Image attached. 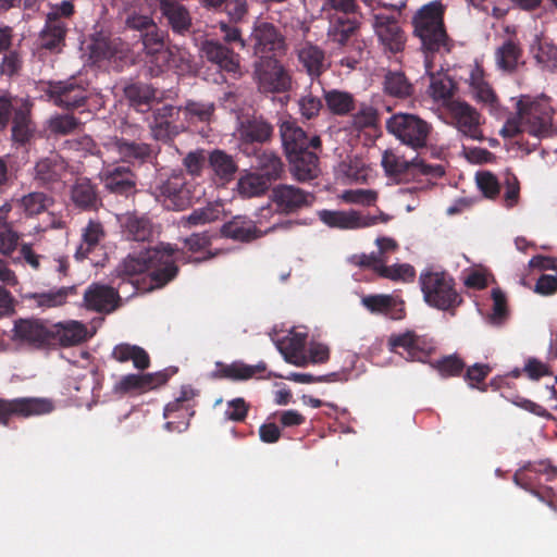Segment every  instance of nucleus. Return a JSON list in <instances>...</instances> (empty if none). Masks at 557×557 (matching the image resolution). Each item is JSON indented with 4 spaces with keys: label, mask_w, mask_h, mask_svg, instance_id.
<instances>
[{
    "label": "nucleus",
    "mask_w": 557,
    "mask_h": 557,
    "mask_svg": "<svg viewBox=\"0 0 557 557\" xmlns=\"http://www.w3.org/2000/svg\"><path fill=\"white\" fill-rule=\"evenodd\" d=\"M443 15V5L431 2L422 7L412 21L413 34L421 41L424 67L430 76V92L435 100L449 99L455 88L454 82L448 76L432 72L434 55L449 53L454 47V41L446 33Z\"/></svg>",
    "instance_id": "obj_1"
},
{
    "label": "nucleus",
    "mask_w": 557,
    "mask_h": 557,
    "mask_svg": "<svg viewBox=\"0 0 557 557\" xmlns=\"http://www.w3.org/2000/svg\"><path fill=\"white\" fill-rule=\"evenodd\" d=\"M175 249L168 246L160 249H145L137 253H129L115 268V274L122 278H129L135 275L152 270L150 285L141 288L145 292L161 288L172 281L178 272V268L172 259Z\"/></svg>",
    "instance_id": "obj_2"
},
{
    "label": "nucleus",
    "mask_w": 557,
    "mask_h": 557,
    "mask_svg": "<svg viewBox=\"0 0 557 557\" xmlns=\"http://www.w3.org/2000/svg\"><path fill=\"white\" fill-rule=\"evenodd\" d=\"M387 131L404 145L418 150L426 147L431 124L410 113H396L386 121Z\"/></svg>",
    "instance_id": "obj_3"
},
{
    "label": "nucleus",
    "mask_w": 557,
    "mask_h": 557,
    "mask_svg": "<svg viewBox=\"0 0 557 557\" xmlns=\"http://www.w3.org/2000/svg\"><path fill=\"white\" fill-rule=\"evenodd\" d=\"M381 164L384 172L389 177H399L404 174H422L431 176H442L444 170L441 165H429L419 158L406 157L399 148H389L382 153Z\"/></svg>",
    "instance_id": "obj_4"
},
{
    "label": "nucleus",
    "mask_w": 557,
    "mask_h": 557,
    "mask_svg": "<svg viewBox=\"0 0 557 557\" xmlns=\"http://www.w3.org/2000/svg\"><path fill=\"white\" fill-rule=\"evenodd\" d=\"M74 5L71 1L64 0L50 5L47 13L46 24L40 32V46L46 49H57L64 44L69 29V21L74 14Z\"/></svg>",
    "instance_id": "obj_5"
},
{
    "label": "nucleus",
    "mask_w": 557,
    "mask_h": 557,
    "mask_svg": "<svg viewBox=\"0 0 557 557\" xmlns=\"http://www.w3.org/2000/svg\"><path fill=\"white\" fill-rule=\"evenodd\" d=\"M253 79L261 92H284L292 86V77L276 58H260L253 63Z\"/></svg>",
    "instance_id": "obj_6"
},
{
    "label": "nucleus",
    "mask_w": 557,
    "mask_h": 557,
    "mask_svg": "<svg viewBox=\"0 0 557 557\" xmlns=\"http://www.w3.org/2000/svg\"><path fill=\"white\" fill-rule=\"evenodd\" d=\"M421 288L428 304L447 310L458 304L451 278L443 272H426L420 276Z\"/></svg>",
    "instance_id": "obj_7"
},
{
    "label": "nucleus",
    "mask_w": 557,
    "mask_h": 557,
    "mask_svg": "<svg viewBox=\"0 0 557 557\" xmlns=\"http://www.w3.org/2000/svg\"><path fill=\"white\" fill-rule=\"evenodd\" d=\"M314 195L292 184H277L270 193V201L275 212L280 214H294L314 202Z\"/></svg>",
    "instance_id": "obj_8"
},
{
    "label": "nucleus",
    "mask_w": 557,
    "mask_h": 557,
    "mask_svg": "<svg viewBox=\"0 0 557 557\" xmlns=\"http://www.w3.org/2000/svg\"><path fill=\"white\" fill-rule=\"evenodd\" d=\"M10 338L20 345L41 348L51 343L53 333L40 319L20 318L13 322Z\"/></svg>",
    "instance_id": "obj_9"
},
{
    "label": "nucleus",
    "mask_w": 557,
    "mask_h": 557,
    "mask_svg": "<svg viewBox=\"0 0 557 557\" xmlns=\"http://www.w3.org/2000/svg\"><path fill=\"white\" fill-rule=\"evenodd\" d=\"M13 115L12 138L25 143L30 135V109L26 102L17 104L8 96H0V131L4 129Z\"/></svg>",
    "instance_id": "obj_10"
},
{
    "label": "nucleus",
    "mask_w": 557,
    "mask_h": 557,
    "mask_svg": "<svg viewBox=\"0 0 557 557\" xmlns=\"http://www.w3.org/2000/svg\"><path fill=\"white\" fill-rule=\"evenodd\" d=\"M54 404L49 398L23 397L15 399L0 398V424L7 425L13 416L28 418L50 413Z\"/></svg>",
    "instance_id": "obj_11"
},
{
    "label": "nucleus",
    "mask_w": 557,
    "mask_h": 557,
    "mask_svg": "<svg viewBox=\"0 0 557 557\" xmlns=\"http://www.w3.org/2000/svg\"><path fill=\"white\" fill-rule=\"evenodd\" d=\"M252 51L260 58H275L286 51L285 37L271 23L261 22L251 33Z\"/></svg>",
    "instance_id": "obj_12"
},
{
    "label": "nucleus",
    "mask_w": 557,
    "mask_h": 557,
    "mask_svg": "<svg viewBox=\"0 0 557 557\" xmlns=\"http://www.w3.org/2000/svg\"><path fill=\"white\" fill-rule=\"evenodd\" d=\"M158 190L168 208L183 210L191 203V188L182 172L172 173L160 184Z\"/></svg>",
    "instance_id": "obj_13"
},
{
    "label": "nucleus",
    "mask_w": 557,
    "mask_h": 557,
    "mask_svg": "<svg viewBox=\"0 0 557 557\" xmlns=\"http://www.w3.org/2000/svg\"><path fill=\"white\" fill-rule=\"evenodd\" d=\"M280 136L286 156L300 152L306 149L318 150L321 148V139L318 135L309 136L295 121L284 120L280 123Z\"/></svg>",
    "instance_id": "obj_14"
},
{
    "label": "nucleus",
    "mask_w": 557,
    "mask_h": 557,
    "mask_svg": "<svg viewBox=\"0 0 557 557\" xmlns=\"http://www.w3.org/2000/svg\"><path fill=\"white\" fill-rule=\"evenodd\" d=\"M447 110L460 133L474 140L483 139L480 114L473 107L466 101L451 100L447 103Z\"/></svg>",
    "instance_id": "obj_15"
},
{
    "label": "nucleus",
    "mask_w": 557,
    "mask_h": 557,
    "mask_svg": "<svg viewBox=\"0 0 557 557\" xmlns=\"http://www.w3.org/2000/svg\"><path fill=\"white\" fill-rule=\"evenodd\" d=\"M517 112L525 124V132L535 137H544L550 133L552 117L542 112L540 104L531 102L529 97H521L517 101Z\"/></svg>",
    "instance_id": "obj_16"
},
{
    "label": "nucleus",
    "mask_w": 557,
    "mask_h": 557,
    "mask_svg": "<svg viewBox=\"0 0 557 557\" xmlns=\"http://www.w3.org/2000/svg\"><path fill=\"white\" fill-rule=\"evenodd\" d=\"M175 115L177 116V110L171 104H165L153 111V120L149 127L151 136L156 140L168 143L187 129L185 123L174 121Z\"/></svg>",
    "instance_id": "obj_17"
},
{
    "label": "nucleus",
    "mask_w": 557,
    "mask_h": 557,
    "mask_svg": "<svg viewBox=\"0 0 557 557\" xmlns=\"http://www.w3.org/2000/svg\"><path fill=\"white\" fill-rule=\"evenodd\" d=\"M373 29L386 50L397 53L404 49L406 37L394 16L387 14L374 15Z\"/></svg>",
    "instance_id": "obj_18"
},
{
    "label": "nucleus",
    "mask_w": 557,
    "mask_h": 557,
    "mask_svg": "<svg viewBox=\"0 0 557 557\" xmlns=\"http://www.w3.org/2000/svg\"><path fill=\"white\" fill-rule=\"evenodd\" d=\"M99 178L110 193L126 197L136 193V175L128 166L106 165L100 171Z\"/></svg>",
    "instance_id": "obj_19"
},
{
    "label": "nucleus",
    "mask_w": 557,
    "mask_h": 557,
    "mask_svg": "<svg viewBox=\"0 0 557 557\" xmlns=\"http://www.w3.org/2000/svg\"><path fill=\"white\" fill-rule=\"evenodd\" d=\"M201 51L206 59L221 69L238 78L243 75L239 54L224 46L218 40H206L202 44Z\"/></svg>",
    "instance_id": "obj_20"
},
{
    "label": "nucleus",
    "mask_w": 557,
    "mask_h": 557,
    "mask_svg": "<svg viewBox=\"0 0 557 557\" xmlns=\"http://www.w3.org/2000/svg\"><path fill=\"white\" fill-rule=\"evenodd\" d=\"M320 221L331 228L360 230L373 226L375 219L364 218V214L357 210H320Z\"/></svg>",
    "instance_id": "obj_21"
},
{
    "label": "nucleus",
    "mask_w": 557,
    "mask_h": 557,
    "mask_svg": "<svg viewBox=\"0 0 557 557\" xmlns=\"http://www.w3.org/2000/svg\"><path fill=\"white\" fill-rule=\"evenodd\" d=\"M47 95L55 106L65 109L82 107L87 99L84 87L73 81L49 83Z\"/></svg>",
    "instance_id": "obj_22"
},
{
    "label": "nucleus",
    "mask_w": 557,
    "mask_h": 557,
    "mask_svg": "<svg viewBox=\"0 0 557 557\" xmlns=\"http://www.w3.org/2000/svg\"><path fill=\"white\" fill-rule=\"evenodd\" d=\"M106 153L110 160L123 162H144L151 156V148L148 144L128 141L122 138H112L104 144Z\"/></svg>",
    "instance_id": "obj_23"
},
{
    "label": "nucleus",
    "mask_w": 557,
    "mask_h": 557,
    "mask_svg": "<svg viewBox=\"0 0 557 557\" xmlns=\"http://www.w3.org/2000/svg\"><path fill=\"white\" fill-rule=\"evenodd\" d=\"M295 52L299 63L312 78L320 77L330 66L324 50L311 41L300 42Z\"/></svg>",
    "instance_id": "obj_24"
},
{
    "label": "nucleus",
    "mask_w": 557,
    "mask_h": 557,
    "mask_svg": "<svg viewBox=\"0 0 557 557\" xmlns=\"http://www.w3.org/2000/svg\"><path fill=\"white\" fill-rule=\"evenodd\" d=\"M34 171V178L44 186L63 182L70 174L66 161L59 154L40 159Z\"/></svg>",
    "instance_id": "obj_25"
},
{
    "label": "nucleus",
    "mask_w": 557,
    "mask_h": 557,
    "mask_svg": "<svg viewBox=\"0 0 557 557\" xmlns=\"http://www.w3.org/2000/svg\"><path fill=\"white\" fill-rule=\"evenodd\" d=\"M140 37L146 53L154 57L159 67L170 64L175 51L181 54V59H184L180 48L165 47L164 34L158 28L157 24H154V29L147 30L144 35H140Z\"/></svg>",
    "instance_id": "obj_26"
},
{
    "label": "nucleus",
    "mask_w": 557,
    "mask_h": 557,
    "mask_svg": "<svg viewBox=\"0 0 557 557\" xmlns=\"http://www.w3.org/2000/svg\"><path fill=\"white\" fill-rule=\"evenodd\" d=\"M162 17L176 34H185L191 27V16L188 9L178 0H159Z\"/></svg>",
    "instance_id": "obj_27"
},
{
    "label": "nucleus",
    "mask_w": 557,
    "mask_h": 557,
    "mask_svg": "<svg viewBox=\"0 0 557 557\" xmlns=\"http://www.w3.org/2000/svg\"><path fill=\"white\" fill-rule=\"evenodd\" d=\"M290 173L298 182H308L319 175V157L309 149L287 156Z\"/></svg>",
    "instance_id": "obj_28"
},
{
    "label": "nucleus",
    "mask_w": 557,
    "mask_h": 557,
    "mask_svg": "<svg viewBox=\"0 0 557 557\" xmlns=\"http://www.w3.org/2000/svg\"><path fill=\"white\" fill-rule=\"evenodd\" d=\"M119 298V294L114 288L101 284H92L84 294L86 307L98 312L115 310Z\"/></svg>",
    "instance_id": "obj_29"
},
{
    "label": "nucleus",
    "mask_w": 557,
    "mask_h": 557,
    "mask_svg": "<svg viewBox=\"0 0 557 557\" xmlns=\"http://www.w3.org/2000/svg\"><path fill=\"white\" fill-rule=\"evenodd\" d=\"M175 108L177 117L183 114L182 122L187 125V128L199 123H210L215 112L214 102L196 99H188L183 106Z\"/></svg>",
    "instance_id": "obj_30"
},
{
    "label": "nucleus",
    "mask_w": 557,
    "mask_h": 557,
    "mask_svg": "<svg viewBox=\"0 0 557 557\" xmlns=\"http://www.w3.org/2000/svg\"><path fill=\"white\" fill-rule=\"evenodd\" d=\"M384 262V259L376 258L374 253L370 256L363 255L358 261L360 265L372 267L373 270L382 277L389 278L392 281L413 280L414 269L410 264L385 265Z\"/></svg>",
    "instance_id": "obj_31"
},
{
    "label": "nucleus",
    "mask_w": 557,
    "mask_h": 557,
    "mask_svg": "<svg viewBox=\"0 0 557 557\" xmlns=\"http://www.w3.org/2000/svg\"><path fill=\"white\" fill-rule=\"evenodd\" d=\"M237 133L242 143L263 144L272 137L273 127L264 119L253 116L242 121L237 128Z\"/></svg>",
    "instance_id": "obj_32"
},
{
    "label": "nucleus",
    "mask_w": 557,
    "mask_h": 557,
    "mask_svg": "<svg viewBox=\"0 0 557 557\" xmlns=\"http://www.w3.org/2000/svg\"><path fill=\"white\" fill-rule=\"evenodd\" d=\"M388 344L394 350L397 348L404 349L407 352L406 359L410 361H424V358L428 356L424 342L411 331L392 335Z\"/></svg>",
    "instance_id": "obj_33"
},
{
    "label": "nucleus",
    "mask_w": 557,
    "mask_h": 557,
    "mask_svg": "<svg viewBox=\"0 0 557 557\" xmlns=\"http://www.w3.org/2000/svg\"><path fill=\"white\" fill-rule=\"evenodd\" d=\"M469 92L478 102L495 108L497 104V97L493 88L484 78L483 70L474 66L469 75Z\"/></svg>",
    "instance_id": "obj_34"
},
{
    "label": "nucleus",
    "mask_w": 557,
    "mask_h": 557,
    "mask_svg": "<svg viewBox=\"0 0 557 557\" xmlns=\"http://www.w3.org/2000/svg\"><path fill=\"white\" fill-rule=\"evenodd\" d=\"M52 333L64 347L78 345L89 337L86 325L74 320L57 323Z\"/></svg>",
    "instance_id": "obj_35"
},
{
    "label": "nucleus",
    "mask_w": 557,
    "mask_h": 557,
    "mask_svg": "<svg viewBox=\"0 0 557 557\" xmlns=\"http://www.w3.org/2000/svg\"><path fill=\"white\" fill-rule=\"evenodd\" d=\"M358 22L344 16H333L326 32L327 40L338 47H345L349 39L356 34Z\"/></svg>",
    "instance_id": "obj_36"
},
{
    "label": "nucleus",
    "mask_w": 557,
    "mask_h": 557,
    "mask_svg": "<svg viewBox=\"0 0 557 557\" xmlns=\"http://www.w3.org/2000/svg\"><path fill=\"white\" fill-rule=\"evenodd\" d=\"M306 341L305 333H293L282 342L280 351L288 363L296 367L308 364L307 355L304 352Z\"/></svg>",
    "instance_id": "obj_37"
},
{
    "label": "nucleus",
    "mask_w": 557,
    "mask_h": 557,
    "mask_svg": "<svg viewBox=\"0 0 557 557\" xmlns=\"http://www.w3.org/2000/svg\"><path fill=\"white\" fill-rule=\"evenodd\" d=\"M112 357L117 362L132 361L138 370H145L150 364V358L144 348L126 343L116 345L112 350Z\"/></svg>",
    "instance_id": "obj_38"
},
{
    "label": "nucleus",
    "mask_w": 557,
    "mask_h": 557,
    "mask_svg": "<svg viewBox=\"0 0 557 557\" xmlns=\"http://www.w3.org/2000/svg\"><path fill=\"white\" fill-rule=\"evenodd\" d=\"M255 168L261 172L268 182L276 181L284 173V165L281 158L272 151H260L255 157Z\"/></svg>",
    "instance_id": "obj_39"
},
{
    "label": "nucleus",
    "mask_w": 557,
    "mask_h": 557,
    "mask_svg": "<svg viewBox=\"0 0 557 557\" xmlns=\"http://www.w3.org/2000/svg\"><path fill=\"white\" fill-rule=\"evenodd\" d=\"M104 238V230L100 222L90 220L82 233V243L77 247L76 259H84L100 244Z\"/></svg>",
    "instance_id": "obj_40"
},
{
    "label": "nucleus",
    "mask_w": 557,
    "mask_h": 557,
    "mask_svg": "<svg viewBox=\"0 0 557 557\" xmlns=\"http://www.w3.org/2000/svg\"><path fill=\"white\" fill-rule=\"evenodd\" d=\"M72 201L82 209H95L99 201L95 186L88 178H78L71 190Z\"/></svg>",
    "instance_id": "obj_41"
},
{
    "label": "nucleus",
    "mask_w": 557,
    "mask_h": 557,
    "mask_svg": "<svg viewBox=\"0 0 557 557\" xmlns=\"http://www.w3.org/2000/svg\"><path fill=\"white\" fill-rule=\"evenodd\" d=\"M222 233L225 237L240 242H249L260 236L251 221L239 216L225 223L222 227Z\"/></svg>",
    "instance_id": "obj_42"
},
{
    "label": "nucleus",
    "mask_w": 557,
    "mask_h": 557,
    "mask_svg": "<svg viewBox=\"0 0 557 557\" xmlns=\"http://www.w3.org/2000/svg\"><path fill=\"white\" fill-rule=\"evenodd\" d=\"M122 224L127 236L133 240L145 242L152 236V224L146 216L128 213L124 216Z\"/></svg>",
    "instance_id": "obj_43"
},
{
    "label": "nucleus",
    "mask_w": 557,
    "mask_h": 557,
    "mask_svg": "<svg viewBox=\"0 0 557 557\" xmlns=\"http://www.w3.org/2000/svg\"><path fill=\"white\" fill-rule=\"evenodd\" d=\"M75 290L76 289L74 286H67L48 293L28 294L25 296V298L33 300L39 308H53L64 305L67 297L74 294Z\"/></svg>",
    "instance_id": "obj_44"
},
{
    "label": "nucleus",
    "mask_w": 557,
    "mask_h": 557,
    "mask_svg": "<svg viewBox=\"0 0 557 557\" xmlns=\"http://www.w3.org/2000/svg\"><path fill=\"white\" fill-rule=\"evenodd\" d=\"M327 109L336 115H345L354 109L355 100L351 94L338 89L324 91Z\"/></svg>",
    "instance_id": "obj_45"
},
{
    "label": "nucleus",
    "mask_w": 557,
    "mask_h": 557,
    "mask_svg": "<svg viewBox=\"0 0 557 557\" xmlns=\"http://www.w3.org/2000/svg\"><path fill=\"white\" fill-rule=\"evenodd\" d=\"M269 188V182L258 173H247L237 183L238 193L246 198L263 195Z\"/></svg>",
    "instance_id": "obj_46"
},
{
    "label": "nucleus",
    "mask_w": 557,
    "mask_h": 557,
    "mask_svg": "<svg viewBox=\"0 0 557 557\" xmlns=\"http://www.w3.org/2000/svg\"><path fill=\"white\" fill-rule=\"evenodd\" d=\"M53 205L52 197L41 191H33L18 199L20 208L27 215H37Z\"/></svg>",
    "instance_id": "obj_47"
},
{
    "label": "nucleus",
    "mask_w": 557,
    "mask_h": 557,
    "mask_svg": "<svg viewBox=\"0 0 557 557\" xmlns=\"http://www.w3.org/2000/svg\"><path fill=\"white\" fill-rule=\"evenodd\" d=\"M209 162L215 175L226 182L231 181L237 171V165L233 158L222 150L212 151Z\"/></svg>",
    "instance_id": "obj_48"
},
{
    "label": "nucleus",
    "mask_w": 557,
    "mask_h": 557,
    "mask_svg": "<svg viewBox=\"0 0 557 557\" xmlns=\"http://www.w3.org/2000/svg\"><path fill=\"white\" fill-rule=\"evenodd\" d=\"M384 90L393 97L406 98L412 94V85L401 72H388L384 79Z\"/></svg>",
    "instance_id": "obj_49"
},
{
    "label": "nucleus",
    "mask_w": 557,
    "mask_h": 557,
    "mask_svg": "<svg viewBox=\"0 0 557 557\" xmlns=\"http://www.w3.org/2000/svg\"><path fill=\"white\" fill-rule=\"evenodd\" d=\"M521 57V50L517 44L507 40L496 50L497 65L504 71H513Z\"/></svg>",
    "instance_id": "obj_50"
},
{
    "label": "nucleus",
    "mask_w": 557,
    "mask_h": 557,
    "mask_svg": "<svg viewBox=\"0 0 557 557\" xmlns=\"http://www.w3.org/2000/svg\"><path fill=\"white\" fill-rule=\"evenodd\" d=\"M81 122L70 114H55L48 120V129L57 136H65L75 132Z\"/></svg>",
    "instance_id": "obj_51"
},
{
    "label": "nucleus",
    "mask_w": 557,
    "mask_h": 557,
    "mask_svg": "<svg viewBox=\"0 0 557 557\" xmlns=\"http://www.w3.org/2000/svg\"><path fill=\"white\" fill-rule=\"evenodd\" d=\"M218 218V208L212 205H209L207 207L196 209L189 215L182 218L181 224L184 227H193L213 222Z\"/></svg>",
    "instance_id": "obj_52"
},
{
    "label": "nucleus",
    "mask_w": 557,
    "mask_h": 557,
    "mask_svg": "<svg viewBox=\"0 0 557 557\" xmlns=\"http://www.w3.org/2000/svg\"><path fill=\"white\" fill-rule=\"evenodd\" d=\"M125 97L133 106L149 104L156 97V90L146 84H132L124 89Z\"/></svg>",
    "instance_id": "obj_53"
},
{
    "label": "nucleus",
    "mask_w": 557,
    "mask_h": 557,
    "mask_svg": "<svg viewBox=\"0 0 557 557\" xmlns=\"http://www.w3.org/2000/svg\"><path fill=\"white\" fill-rule=\"evenodd\" d=\"M338 198L346 203L369 207L377 200V191L363 188L348 189L344 190Z\"/></svg>",
    "instance_id": "obj_54"
},
{
    "label": "nucleus",
    "mask_w": 557,
    "mask_h": 557,
    "mask_svg": "<svg viewBox=\"0 0 557 557\" xmlns=\"http://www.w3.org/2000/svg\"><path fill=\"white\" fill-rule=\"evenodd\" d=\"M153 383L152 374H127L124 375L114 386L115 392L127 393L133 389H144Z\"/></svg>",
    "instance_id": "obj_55"
},
{
    "label": "nucleus",
    "mask_w": 557,
    "mask_h": 557,
    "mask_svg": "<svg viewBox=\"0 0 557 557\" xmlns=\"http://www.w3.org/2000/svg\"><path fill=\"white\" fill-rule=\"evenodd\" d=\"M298 106L300 114L310 120L319 114L322 108V101L317 95H313L312 91H308L299 98Z\"/></svg>",
    "instance_id": "obj_56"
},
{
    "label": "nucleus",
    "mask_w": 557,
    "mask_h": 557,
    "mask_svg": "<svg viewBox=\"0 0 557 557\" xmlns=\"http://www.w3.org/2000/svg\"><path fill=\"white\" fill-rule=\"evenodd\" d=\"M18 235L12 230L11 225L5 221H0V252L2 255H11L17 245Z\"/></svg>",
    "instance_id": "obj_57"
},
{
    "label": "nucleus",
    "mask_w": 557,
    "mask_h": 557,
    "mask_svg": "<svg viewBox=\"0 0 557 557\" xmlns=\"http://www.w3.org/2000/svg\"><path fill=\"white\" fill-rule=\"evenodd\" d=\"M395 302L394 297L391 295H375L362 298L363 306L371 312L387 313Z\"/></svg>",
    "instance_id": "obj_58"
},
{
    "label": "nucleus",
    "mask_w": 557,
    "mask_h": 557,
    "mask_svg": "<svg viewBox=\"0 0 557 557\" xmlns=\"http://www.w3.org/2000/svg\"><path fill=\"white\" fill-rule=\"evenodd\" d=\"M534 58L544 67L554 69L557 66V47L548 42H541Z\"/></svg>",
    "instance_id": "obj_59"
},
{
    "label": "nucleus",
    "mask_w": 557,
    "mask_h": 557,
    "mask_svg": "<svg viewBox=\"0 0 557 557\" xmlns=\"http://www.w3.org/2000/svg\"><path fill=\"white\" fill-rule=\"evenodd\" d=\"M128 28L138 30L140 35H144L149 29H154V21L148 15L131 13L125 21Z\"/></svg>",
    "instance_id": "obj_60"
},
{
    "label": "nucleus",
    "mask_w": 557,
    "mask_h": 557,
    "mask_svg": "<svg viewBox=\"0 0 557 557\" xmlns=\"http://www.w3.org/2000/svg\"><path fill=\"white\" fill-rule=\"evenodd\" d=\"M463 362L455 357L448 356L441 360H438L435 364V368L446 376L458 375L463 369Z\"/></svg>",
    "instance_id": "obj_61"
},
{
    "label": "nucleus",
    "mask_w": 557,
    "mask_h": 557,
    "mask_svg": "<svg viewBox=\"0 0 557 557\" xmlns=\"http://www.w3.org/2000/svg\"><path fill=\"white\" fill-rule=\"evenodd\" d=\"M476 182L480 189L486 197H494L499 191V185L496 177L490 172H482L476 175Z\"/></svg>",
    "instance_id": "obj_62"
},
{
    "label": "nucleus",
    "mask_w": 557,
    "mask_h": 557,
    "mask_svg": "<svg viewBox=\"0 0 557 557\" xmlns=\"http://www.w3.org/2000/svg\"><path fill=\"white\" fill-rule=\"evenodd\" d=\"M222 371L225 377L233 380H247L256 373V369L253 367L243 363H233L225 367Z\"/></svg>",
    "instance_id": "obj_63"
},
{
    "label": "nucleus",
    "mask_w": 557,
    "mask_h": 557,
    "mask_svg": "<svg viewBox=\"0 0 557 557\" xmlns=\"http://www.w3.org/2000/svg\"><path fill=\"white\" fill-rule=\"evenodd\" d=\"M22 66V60L16 51H10L4 54L0 63V73L2 75L12 76L16 74Z\"/></svg>",
    "instance_id": "obj_64"
}]
</instances>
